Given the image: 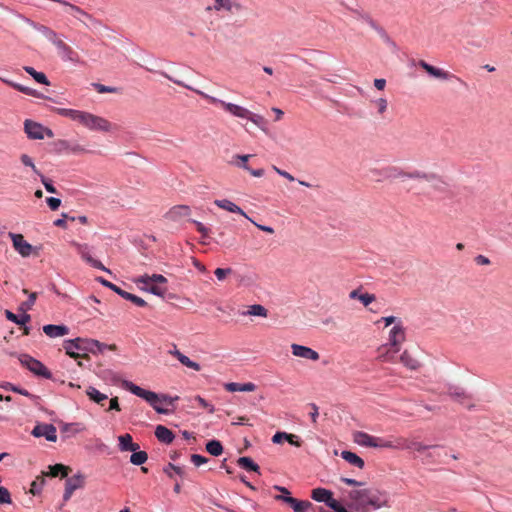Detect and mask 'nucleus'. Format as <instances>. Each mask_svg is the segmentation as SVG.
<instances>
[{"label":"nucleus","mask_w":512,"mask_h":512,"mask_svg":"<svg viewBox=\"0 0 512 512\" xmlns=\"http://www.w3.org/2000/svg\"><path fill=\"white\" fill-rule=\"evenodd\" d=\"M379 114H383L387 110V100L385 98H379L374 101Z\"/></svg>","instance_id":"obj_57"},{"label":"nucleus","mask_w":512,"mask_h":512,"mask_svg":"<svg viewBox=\"0 0 512 512\" xmlns=\"http://www.w3.org/2000/svg\"><path fill=\"white\" fill-rule=\"evenodd\" d=\"M354 441L365 447L391 448L393 446V442L384 441L381 438L371 436L361 431L354 433Z\"/></svg>","instance_id":"obj_11"},{"label":"nucleus","mask_w":512,"mask_h":512,"mask_svg":"<svg viewBox=\"0 0 512 512\" xmlns=\"http://www.w3.org/2000/svg\"><path fill=\"white\" fill-rule=\"evenodd\" d=\"M237 464L248 471L259 472V466L250 457H240Z\"/></svg>","instance_id":"obj_39"},{"label":"nucleus","mask_w":512,"mask_h":512,"mask_svg":"<svg viewBox=\"0 0 512 512\" xmlns=\"http://www.w3.org/2000/svg\"><path fill=\"white\" fill-rule=\"evenodd\" d=\"M405 328L401 321H398L389 332L388 344L392 347L393 353H398L402 343L405 342Z\"/></svg>","instance_id":"obj_12"},{"label":"nucleus","mask_w":512,"mask_h":512,"mask_svg":"<svg viewBox=\"0 0 512 512\" xmlns=\"http://www.w3.org/2000/svg\"><path fill=\"white\" fill-rule=\"evenodd\" d=\"M42 184L49 193H57L56 188L53 186L51 180L46 178L42 173L39 175Z\"/></svg>","instance_id":"obj_55"},{"label":"nucleus","mask_w":512,"mask_h":512,"mask_svg":"<svg viewBox=\"0 0 512 512\" xmlns=\"http://www.w3.org/2000/svg\"><path fill=\"white\" fill-rule=\"evenodd\" d=\"M284 503L288 504L294 512H308L309 508L313 506V504L307 500H298L294 497L284 499Z\"/></svg>","instance_id":"obj_26"},{"label":"nucleus","mask_w":512,"mask_h":512,"mask_svg":"<svg viewBox=\"0 0 512 512\" xmlns=\"http://www.w3.org/2000/svg\"><path fill=\"white\" fill-rule=\"evenodd\" d=\"M193 223L196 226V229L203 237H207L209 235V229L206 228L201 222L193 220Z\"/></svg>","instance_id":"obj_63"},{"label":"nucleus","mask_w":512,"mask_h":512,"mask_svg":"<svg viewBox=\"0 0 512 512\" xmlns=\"http://www.w3.org/2000/svg\"><path fill=\"white\" fill-rule=\"evenodd\" d=\"M418 66L421 67L422 69H424L430 76L437 78V79L449 80L450 78L453 77V75L450 72L445 71L440 68H437L435 66H432L424 60H420L418 62Z\"/></svg>","instance_id":"obj_21"},{"label":"nucleus","mask_w":512,"mask_h":512,"mask_svg":"<svg viewBox=\"0 0 512 512\" xmlns=\"http://www.w3.org/2000/svg\"><path fill=\"white\" fill-rule=\"evenodd\" d=\"M206 450L213 456H219L223 452V446L218 440H211L206 444Z\"/></svg>","instance_id":"obj_43"},{"label":"nucleus","mask_w":512,"mask_h":512,"mask_svg":"<svg viewBox=\"0 0 512 512\" xmlns=\"http://www.w3.org/2000/svg\"><path fill=\"white\" fill-rule=\"evenodd\" d=\"M292 354L296 357L312 360V361H318L320 358V355L317 351L313 350L310 347L299 345V344H292L291 345Z\"/></svg>","instance_id":"obj_19"},{"label":"nucleus","mask_w":512,"mask_h":512,"mask_svg":"<svg viewBox=\"0 0 512 512\" xmlns=\"http://www.w3.org/2000/svg\"><path fill=\"white\" fill-rule=\"evenodd\" d=\"M1 81H3L4 83L8 84L9 86L17 89L18 91L24 93V94H27V95H30V96H34V97H42V95L40 93H38L36 90L32 89V88H29V87H26V86H23L21 84H18V83H15V82H12L8 79H4V78H0Z\"/></svg>","instance_id":"obj_34"},{"label":"nucleus","mask_w":512,"mask_h":512,"mask_svg":"<svg viewBox=\"0 0 512 512\" xmlns=\"http://www.w3.org/2000/svg\"><path fill=\"white\" fill-rule=\"evenodd\" d=\"M251 157H252L251 154H245V155L236 154L232 157V159L229 163L233 166L242 168L247 171V170H249L248 160Z\"/></svg>","instance_id":"obj_35"},{"label":"nucleus","mask_w":512,"mask_h":512,"mask_svg":"<svg viewBox=\"0 0 512 512\" xmlns=\"http://www.w3.org/2000/svg\"><path fill=\"white\" fill-rule=\"evenodd\" d=\"M86 394L89 396V398L92 401H94L98 404H101V405H103V402L108 399V396L106 394L101 393L94 387H89L86 391Z\"/></svg>","instance_id":"obj_38"},{"label":"nucleus","mask_w":512,"mask_h":512,"mask_svg":"<svg viewBox=\"0 0 512 512\" xmlns=\"http://www.w3.org/2000/svg\"><path fill=\"white\" fill-rule=\"evenodd\" d=\"M228 392H252L256 389V385L252 382L236 383L230 382L224 385Z\"/></svg>","instance_id":"obj_28"},{"label":"nucleus","mask_w":512,"mask_h":512,"mask_svg":"<svg viewBox=\"0 0 512 512\" xmlns=\"http://www.w3.org/2000/svg\"><path fill=\"white\" fill-rule=\"evenodd\" d=\"M391 448L413 450L417 452H425L426 450H442L443 447L440 445H425L415 440H409L405 438H398Z\"/></svg>","instance_id":"obj_9"},{"label":"nucleus","mask_w":512,"mask_h":512,"mask_svg":"<svg viewBox=\"0 0 512 512\" xmlns=\"http://www.w3.org/2000/svg\"><path fill=\"white\" fill-rule=\"evenodd\" d=\"M356 13L358 15V19L367 23L371 28H373L375 30L378 29V24L368 13H361V12H356Z\"/></svg>","instance_id":"obj_49"},{"label":"nucleus","mask_w":512,"mask_h":512,"mask_svg":"<svg viewBox=\"0 0 512 512\" xmlns=\"http://www.w3.org/2000/svg\"><path fill=\"white\" fill-rule=\"evenodd\" d=\"M160 74L171 80L172 82H174L175 84L179 85V86H182V87H185L189 90H192L193 92H195L196 94L200 95L202 98H204L205 100H207L210 104H213V105H218L220 106L221 108H223L226 112L230 113L231 115L235 116V117H238V118H241V119H245L246 116H248V109H246L245 107H242L240 105H237V104H233V103H228V102H225L223 100H220L216 97H213V96H210L208 94H206L205 92L201 91V90H198L196 88H193L187 84H185L184 82L178 80V79H174L172 78L170 75H168L166 72H160Z\"/></svg>","instance_id":"obj_2"},{"label":"nucleus","mask_w":512,"mask_h":512,"mask_svg":"<svg viewBox=\"0 0 512 512\" xmlns=\"http://www.w3.org/2000/svg\"><path fill=\"white\" fill-rule=\"evenodd\" d=\"M98 281L104 285L105 287H108L110 289H112L113 291H115L117 294H119L120 296H122L124 299H127L128 300V292L125 291V290H122L121 288L117 287L115 284L103 279V278H98Z\"/></svg>","instance_id":"obj_46"},{"label":"nucleus","mask_w":512,"mask_h":512,"mask_svg":"<svg viewBox=\"0 0 512 512\" xmlns=\"http://www.w3.org/2000/svg\"><path fill=\"white\" fill-rule=\"evenodd\" d=\"M245 119L253 122L260 128H263V125L265 124V119L261 115L255 114L251 111H248V116H246Z\"/></svg>","instance_id":"obj_48"},{"label":"nucleus","mask_w":512,"mask_h":512,"mask_svg":"<svg viewBox=\"0 0 512 512\" xmlns=\"http://www.w3.org/2000/svg\"><path fill=\"white\" fill-rule=\"evenodd\" d=\"M214 204L221 209H224L231 213L240 214V215L244 216L245 218L251 220V218L248 217V215L239 206H237L235 203H233L232 201H230L228 199H221V200L217 199L214 201Z\"/></svg>","instance_id":"obj_24"},{"label":"nucleus","mask_w":512,"mask_h":512,"mask_svg":"<svg viewBox=\"0 0 512 512\" xmlns=\"http://www.w3.org/2000/svg\"><path fill=\"white\" fill-rule=\"evenodd\" d=\"M133 281L142 291L152 293L163 299L176 298L175 294L168 293V289L166 287L167 279L161 274H153L151 276L143 275L135 278Z\"/></svg>","instance_id":"obj_3"},{"label":"nucleus","mask_w":512,"mask_h":512,"mask_svg":"<svg viewBox=\"0 0 512 512\" xmlns=\"http://www.w3.org/2000/svg\"><path fill=\"white\" fill-rule=\"evenodd\" d=\"M80 123L86 128L95 131L107 132L111 129V124L106 119L88 112H83Z\"/></svg>","instance_id":"obj_8"},{"label":"nucleus","mask_w":512,"mask_h":512,"mask_svg":"<svg viewBox=\"0 0 512 512\" xmlns=\"http://www.w3.org/2000/svg\"><path fill=\"white\" fill-rule=\"evenodd\" d=\"M139 445L136 443H133L130 439V452L132 454L130 455V463L134 465H142L144 464L147 459L148 455L145 451H139Z\"/></svg>","instance_id":"obj_22"},{"label":"nucleus","mask_w":512,"mask_h":512,"mask_svg":"<svg viewBox=\"0 0 512 512\" xmlns=\"http://www.w3.org/2000/svg\"><path fill=\"white\" fill-rule=\"evenodd\" d=\"M349 497L354 501L355 509L359 512H369L371 509L376 510L386 505L381 493L370 489L351 491Z\"/></svg>","instance_id":"obj_4"},{"label":"nucleus","mask_w":512,"mask_h":512,"mask_svg":"<svg viewBox=\"0 0 512 512\" xmlns=\"http://www.w3.org/2000/svg\"><path fill=\"white\" fill-rule=\"evenodd\" d=\"M56 113H58L61 116L68 117L71 120L77 121L80 123V119L82 118L83 112L80 110H74V109H66V108H56Z\"/></svg>","instance_id":"obj_36"},{"label":"nucleus","mask_w":512,"mask_h":512,"mask_svg":"<svg viewBox=\"0 0 512 512\" xmlns=\"http://www.w3.org/2000/svg\"><path fill=\"white\" fill-rule=\"evenodd\" d=\"M100 345L97 340L80 337L66 340L63 344L66 354L74 359L87 358L89 352L95 353L100 350Z\"/></svg>","instance_id":"obj_5"},{"label":"nucleus","mask_w":512,"mask_h":512,"mask_svg":"<svg viewBox=\"0 0 512 512\" xmlns=\"http://www.w3.org/2000/svg\"><path fill=\"white\" fill-rule=\"evenodd\" d=\"M378 359L383 362L395 363L397 353H393V349L389 344L383 345L378 349Z\"/></svg>","instance_id":"obj_31"},{"label":"nucleus","mask_w":512,"mask_h":512,"mask_svg":"<svg viewBox=\"0 0 512 512\" xmlns=\"http://www.w3.org/2000/svg\"><path fill=\"white\" fill-rule=\"evenodd\" d=\"M57 431L52 424H39L32 430V435L35 437H45L47 441L56 442Z\"/></svg>","instance_id":"obj_16"},{"label":"nucleus","mask_w":512,"mask_h":512,"mask_svg":"<svg viewBox=\"0 0 512 512\" xmlns=\"http://www.w3.org/2000/svg\"><path fill=\"white\" fill-rule=\"evenodd\" d=\"M24 294H29V298L26 302H24L22 305L26 307V309H31L32 306L35 304V301L37 299V293L31 292L29 293L27 289H23Z\"/></svg>","instance_id":"obj_53"},{"label":"nucleus","mask_w":512,"mask_h":512,"mask_svg":"<svg viewBox=\"0 0 512 512\" xmlns=\"http://www.w3.org/2000/svg\"><path fill=\"white\" fill-rule=\"evenodd\" d=\"M74 246L76 247L78 253L81 255L82 259L92 267L109 272V270L105 268L100 261L92 257L91 249L87 244L74 243Z\"/></svg>","instance_id":"obj_15"},{"label":"nucleus","mask_w":512,"mask_h":512,"mask_svg":"<svg viewBox=\"0 0 512 512\" xmlns=\"http://www.w3.org/2000/svg\"><path fill=\"white\" fill-rule=\"evenodd\" d=\"M274 489L279 491L281 494L280 495H276L274 496V499L276 501H281V502H284V499L286 498H292L290 496V491L286 488V487H283V486H278V485H275L274 486Z\"/></svg>","instance_id":"obj_50"},{"label":"nucleus","mask_w":512,"mask_h":512,"mask_svg":"<svg viewBox=\"0 0 512 512\" xmlns=\"http://www.w3.org/2000/svg\"><path fill=\"white\" fill-rule=\"evenodd\" d=\"M43 332L50 338H57L67 335L69 328L66 325L48 324L43 326Z\"/></svg>","instance_id":"obj_23"},{"label":"nucleus","mask_w":512,"mask_h":512,"mask_svg":"<svg viewBox=\"0 0 512 512\" xmlns=\"http://www.w3.org/2000/svg\"><path fill=\"white\" fill-rule=\"evenodd\" d=\"M341 457L346 460L348 463L362 469L364 467V461L358 455L351 451H343L341 453Z\"/></svg>","instance_id":"obj_37"},{"label":"nucleus","mask_w":512,"mask_h":512,"mask_svg":"<svg viewBox=\"0 0 512 512\" xmlns=\"http://www.w3.org/2000/svg\"><path fill=\"white\" fill-rule=\"evenodd\" d=\"M385 176L389 179H423L426 181H432L436 178L434 174L424 173L418 170L412 172H406L398 167H388L384 170Z\"/></svg>","instance_id":"obj_6"},{"label":"nucleus","mask_w":512,"mask_h":512,"mask_svg":"<svg viewBox=\"0 0 512 512\" xmlns=\"http://www.w3.org/2000/svg\"><path fill=\"white\" fill-rule=\"evenodd\" d=\"M9 237L13 242V247L22 257L30 256L33 247L24 239V236L22 234H15L10 232Z\"/></svg>","instance_id":"obj_14"},{"label":"nucleus","mask_w":512,"mask_h":512,"mask_svg":"<svg viewBox=\"0 0 512 512\" xmlns=\"http://www.w3.org/2000/svg\"><path fill=\"white\" fill-rule=\"evenodd\" d=\"M191 461L192 463L195 465V466H200L202 464H205L208 462V458L202 456V455H199V454H193L191 456Z\"/></svg>","instance_id":"obj_60"},{"label":"nucleus","mask_w":512,"mask_h":512,"mask_svg":"<svg viewBox=\"0 0 512 512\" xmlns=\"http://www.w3.org/2000/svg\"><path fill=\"white\" fill-rule=\"evenodd\" d=\"M46 202L49 208L53 211L57 210L61 205V200L59 198L49 197L46 199Z\"/></svg>","instance_id":"obj_61"},{"label":"nucleus","mask_w":512,"mask_h":512,"mask_svg":"<svg viewBox=\"0 0 512 512\" xmlns=\"http://www.w3.org/2000/svg\"><path fill=\"white\" fill-rule=\"evenodd\" d=\"M11 496L7 488L0 486V504H10Z\"/></svg>","instance_id":"obj_54"},{"label":"nucleus","mask_w":512,"mask_h":512,"mask_svg":"<svg viewBox=\"0 0 512 512\" xmlns=\"http://www.w3.org/2000/svg\"><path fill=\"white\" fill-rule=\"evenodd\" d=\"M52 43L58 49V53L63 60L71 61L74 63H78L80 61L78 54L69 45H67L61 38H59V36H57L52 41Z\"/></svg>","instance_id":"obj_13"},{"label":"nucleus","mask_w":512,"mask_h":512,"mask_svg":"<svg viewBox=\"0 0 512 512\" xmlns=\"http://www.w3.org/2000/svg\"><path fill=\"white\" fill-rule=\"evenodd\" d=\"M231 273H232V269L231 268H217L214 271L215 276L220 281L224 280L226 278V276L231 274Z\"/></svg>","instance_id":"obj_56"},{"label":"nucleus","mask_w":512,"mask_h":512,"mask_svg":"<svg viewBox=\"0 0 512 512\" xmlns=\"http://www.w3.org/2000/svg\"><path fill=\"white\" fill-rule=\"evenodd\" d=\"M214 9L216 11H220L221 9L231 11L232 10V2L230 0H215Z\"/></svg>","instance_id":"obj_51"},{"label":"nucleus","mask_w":512,"mask_h":512,"mask_svg":"<svg viewBox=\"0 0 512 512\" xmlns=\"http://www.w3.org/2000/svg\"><path fill=\"white\" fill-rule=\"evenodd\" d=\"M146 165V159L137 154L130 153V169L142 171Z\"/></svg>","instance_id":"obj_42"},{"label":"nucleus","mask_w":512,"mask_h":512,"mask_svg":"<svg viewBox=\"0 0 512 512\" xmlns=\"http://www.w3.org/2000/svg\"><path fill=\"white\" fill-rule=\"evenodd\" d=\"M27 23L38 30L45 38L51 42L58 36L54 30L45 25L37 24L29 19H27Z\"/></svg>","instance_id":"obj_33"},{"label":"nucleus","mask_w":512,"mask_h":512,"mask_svg":"<svg viewBox=\"0 0 512 512\" xmlns=\"http://www.w3.org/2000/svg\"><path fill=\"white\" fill-rule=\"evenodd\" d=\"M332 495L333 494L331 491L324 488L313 489L311 493V497L313 500L317 502H324L326 503L327 506H329V503H331V501H336V499H334Z\"/></svg>","instance_id":"obj_25"},{"label":"nucleus","mask_w":512,"mask_h":512,"mask_svg":"<svg viewBox=\"0 0 512 512\" xmlns=\"http://www.w3.org/2000/svg\"><path fill=\"white\" fill-rule=\"evenodd\" d=\"M427 453L424 457V462L427 464H442L444 463L443 457L447 456V453L444 452L441 454L440 450H426Z\"/></svg>","instance_id":"obj_32"},{"label":"nucleus","mask_w":512,"mask_h":512,"mask_svg":"<svg viewBox=\"0 0 512 512\" xmlns=\"http://www.w3.org/2000/svg\"><path fill=\"white\" fill-rule=\"evenodd\" d=\"M170 354L173 355L177 360L184 366L193 369L195 371H199L201 369L200 365L192 360L189 357L181 353L179 350L174 349L170 351Z\"/></svg>","instance_id":"obj_30"},{"label":"nucleus","mask_w":512,"mask_h":512,"mask_svg":"<svg viewBox=\"0 0 512 512\" xmlns=\"http://www.w3.org/2000/svg\"><path fill=\"white\" fill-rule=\"evenodd\" d=\"M130 393L144 400L157 413L160 414H168L169 410L164 408V405L172 406L174 402L179 399L178 396L171 397L167 394H157L151 390L142 388L132 382H130Z\"/></svg>","instance_id":"obj_1"},{"label":"nucleus","mask_w":512,"mask_h":512,"mask_svg":"<svg viewBox=\"0 0 512 512\" xmlns=\"http://www.w3.org/2000/svg\"><path fill=\"white\" fill-rule=\"evenodd\" d=\"M24 130L30 139H43L45 137V127L32 120L24 122Z\"/></svg>","instance_id":"obj_20"},{"label":"nucleus","mask_w":512,"mask_h":512,"mask_svg":"<svg viewBox=\"0 0 512 512\" xmlns=\"http://www.w3.org/2000/svg\"><path fill=\"white\" fill-rule=\"evenodd\" d=\"M329 507L335 512H348L337 500L331 501V503H329Z\"/></svg>","instance_id":"obj_64"},{"label":"nucleus","mask_w":512,"mask_h":512,"mask_svg":"<svg viewBox=\"0 0 512 512\" xmlns=\"http://www.w3.org/2000/svg\"><path fill=\"white\" fill-rule=\"evenodd\" d=\"M400 362L410 370H418L421 367V363L416 359L408 350H404L400 355Z\"/></svg>","instance_id":"obj_27"},{"label":"nucleus","mask_w":512,"mask_h":512,"mask_svg":"<svg viewBox=\"0 0 512 512\" xmlns=\"http://www.w3.org/2000/svg\"><path fill=\"white\" fill-rule=\"evenodd\" d=\"M19 362L25 366L29 371L37 376H41L46 379L51 378V372L42 364L39 360L31 357L28 354H20L18 356Z\"/></svg>","instance_id":"obj_7"},{"label":"nucleus","mask_w":512,"mask_h":512,"mask_svg":"<svg viewBox=\"0 0 512 512\" xmlns=\"http://www.w3.org/2000/svg\"><path fill=\"white\" fill-rule=\"evenodd\" d=\"M92 86L98 93H114L117 91L115 87L105 86L100 83H93Z\"/></svg>","instance_id":"obj_52"},{"label":"nucleus","mask_w":512,"mask_h":512,"mask_svg":"<svg viewBox=\"0 0 512 512\" xmlns=\"http://www.w3.org/2000/svg\"><path fill=\"white\" fill-rule=\"evenodd\" d=\"M50 472L48 475L52 477L58 476L60 473L62 474V477H67L68 472L70 468L68 466H65L63 464H55L53 466H49Z\"/></svg>","instance_id":"obj_44"},{"label":"nucleus","mask_w":512,"mask_h":512,"mask_svg":"<svg viewBox=\"0 0 512 512\" xmlns=\"http://www.w3.org/2000/svg\"><path fill=\"white\" fill-rule=\"evenodd\" d=\"M243 315L267 317L268 311L264 306L260 304H254L249 306L248 310L244 312Z\"/></svg>","instance_id":"obj_41"},{"label":"nucleus","mask_w":512,"mask_h":512,"mask_svg":"<svg viewBox=\"0 0 512 512\" xmlns=\"http://www.w3.org/2000/svg\"><path fill=\"white\" fill-rule=\"evenodd\" d=\"M155 436L160 442L164 444L172 443L175 438L173 432L163 425H158L156 427Z\"/></svg>","instance_id":"obj_29"},{"label":"nucleus","mask_w":512,"mask_h":512,"mask_svg":"<svg viewBox=\"0 0 512 512\" xmlns=\"http://www.w3.org/2000/svg\"><path fill=\"white\" fill-rule=\"evenodd\" d=\"M446 393L453 401L463 405L468 410L475 408L472 395L468 394L463 388L449 386Z\"/></svg>","instance_id":"obj_10"},{"label":"nucleus","mask_w":512,"mask_h":512,"mask_svg":"<svg viewBox=\"0 0 512 512\" xmlns=\"http://www.w3.org/2000/svg\"><path fill=\"white\" fill-rule=\"evenodd\" d=\"M5 315H6L7 319H9L17 324H20V325H24L26 322H28L30 320V315H28V314H24L21 317V319H18L17 315H15L14 313H12L9 310L5 311Z\"/></svg>","instance_id":"obj_47"},{"label":"nucleus","mask_w":512,"mask_h":512,"mask_svg":"<svg viewBox=\"0 0 512 512\" xmlns=\"http://www.w3.org/2000/svg\"><path fill=\"white\" fill-rule=\"evenodd\" d=\"M191 215V209L188 205H175L171 207L165 214V218L169 221L177 222Z\"/></svg>","instance_id":"obj_18"},{"label":"nucleus","mask_w":512,"mask_h":512,"mask_svg":"<svg viewBox=\"0 0 512 512\" xmlns=\"http://www.w3.org/2000/svg\"><path fill=\"white\" fill-rule=\"evenodd\" d=\"M19 159H20L21 163L25 167L30 168L33 171L34 174H36L38 176L41 174L40 170L37 169V167H36V165L34 163V160L28 154H21Z\"/></svg>","instance_id":"obj_45"},{"label":"nucleus","mask_w":512,"mask_h":512,"mask_svg":"<svg viewBox=\"0 0 512 512\" xmlns=\"http://www.w3.org/2000/svg\"><path fill=\"white\" fill-rule=\"evenodd\" d=\"M24 70L29 75H31L35 79V81H37L38 83L44 84V85H49L50 84L48 78L46 77V75L44 73L38 72L34 68H32L30 66H25Z\"/></svg>","instance_id":"obj_40"},{"label":"nucleus","mask_w":512,"mask_h":512,"mask_svg":"<svg viewBox=\"0 0 512 512\" xmlns=\"http://www.w3.org/2000/svg\"><path fill=\"white\" fill-rule=\"evenodd\" d=\"M84 485V477L81 474L74 475L66 479L65 482V492L63 495V500L68 501L73 492Z\"/></svg>","instance_id":"obj_17"},{"label":"nucleus","mask_w":512,"mask_h":512,"mask_svg":"<svg viewBox=\"0 0 512 512\" xmlns=\"http://www.w3.org/2000/svg\"><path fill=\"white\" fill-rule=\"evenodd\" d=\"M376 300V297L374 294H370V293H364L362 297H359V301L365 306L367 307L369 304H371L372 302H374Z\"/></svg>","instance_id":"obj_59"},{"label":"nucleus","mask_w":512,"mask_h":512,"mask_svg":"<svg viewBox=\"0 0 512 512\" xmlns=\"http://www.w3.org/2000/svg\"><path fill=\"white\" fill-rule=\"evenodd\" d=\"M285 440L296 447H300L302 445V441L299 439L297 435L294 434L287 433V437H285Z\"/></svg>","instance_id":"obj_62"},{"label":"nucleus","mask_w":512,"mask_h":512,"mask_svg":"<svg viewBox=\"0 0 512 512\" xmlns=\"http://www.w3.org/2000/svg\"><path fill=\"white\" fill-rule=\"evenodd\" d=\"M195 400L200 404L201 407L207 409L209 413H214V406L212 404H209L204 398H202L201 396H196Z\"/></svg>","instance_id":"obj_58"}]
</instances>
